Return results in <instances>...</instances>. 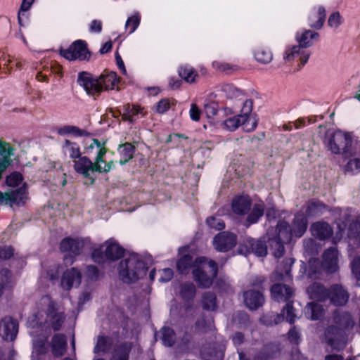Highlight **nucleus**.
Here are the masks:
<instances>
[{
  "label": "nucleus",
  "instance_id": "nucleus-1",
  "mask_svg": "<svg viewBox=\"0 0 360 360\" xmlns=\"http://www.w3.org/2000/svg\"><path fill=\"white\" fill-rule=\"evenodd\" d=\"M355 321L350 314L346 311H336L333 324L326 328L324 332L326 342L337 351L342 350L347 344L346 331L353 328Z\"/></svg>",
  "mask_w": 360,
  "mask_h": 360
},
{
  "label": "nucleus",
  "instance_id": "nucleus-2",
  "mask_svg": "<svg viewBox=\"0 0 360 360\" xmlns=\"http://www.w3.org/2000/svg\"><path fill=\"white\" fill-rule=\"evenodd\" d=\"M119 79L115 72L102 74L94 77L88 72H81L78 74L77 83L83 87L87 95L96 98L104 90L113 89L118 84Z\"/></svg>",
  "mask_w": 360,
  "mask_h": 360
},
{
  "label": "nucleus",
  "instance_id": "nucleus-3",
  "mask_svg": "<svg viewBox=\"0 0 360 360\" xmlns=\"http://www.w3.org/2000/svg\"><path fill=\"white\" fill-rule=\"evenodd\" d=\"M147 267L141 255L131 253L122 260L118 267L120 278L130 283L146 275Z\"/></svg>",
  "mask_w": 360,
  "mask_h": 360
},
{
  "label": "nucleus",
  "instance_id": "nucleus-4",
  "mask_svg": "<svg viewBox=\"0 0 360 360\" xmlns=\"http://www.w3.org/2000/svg\"><path fill=\"white\" fill-rule=\"evenodd\" d=\"M326 144L331 153L345 157L360 147V142L357 141L352 133L340 130L335 131Z\"/></svg>",
  "mask_w": 360,
  "mask_h": 360
},
{
  "label": "nucleus",
  "instance_id": "nucleus-5",
  "mask_svg": "<svg viewBox=\"0 0 360 360\" xmlns=\"http://www.w3.org/2000/svg\"><path fill=\"white\" fill-rule=\"evenodd\" d=\"M252 101H245L239 115L224 120L225 128L230 131H234L242 126L246 131H253L257 126L258 120L255 115L252 113Z\"/></svg>",
  "mask_w": 360,
  "mask_h": 360
},
{
  "label": "nucleus",
  "instance_id": "nucleus-6",
  "mask_svg": "<svg viewBox=\"0 0 360 360\" xmlns=\"http://www.w3.org/2000/svg\"><path fill=\"white\" fill-rule=\"evenodd\" d=\"M193 274L195 282L202 288H209L213 278L217 275V265L213 260H208L205 257H198L193 263Z\"/></svg>",
  "mask_w": 360,
  "mask_h": 360
},
{
  "label": "nucleus",
  "instance_id": "nucleus-7",
  "mask_svg": "<svg viewBox=\"0 0 360 360\" xmlns=\"http://www.w3.org/2000/svg\"><path fill=\"white\" fill-rule=\"evenodd\" d=\"M124 250L114 239H109L99 248H96L92 252L93 259L98 263L103 261L105 257L110 260L120 259L124 255Z\"/></svg>",
  "mask_w": 360,
  "mask_h": 360
},
{
  "label": "nucleus",
  "instance_id": "nucleus-8",
  "mask_svg": "<svg viewBox=\"0 0 360 360\" xmlns=\"http://www.w3.org/2000/svg\"><path fill=\"white\" fill-rule=\"evenodd\" d=\"M84 248V241L79 238H66L60 243V250L65 252L64 262L66 265H71L74 262V257L79 255Z\"/></svg>",
  "mask_w": 360,
  "mask_h": 360
},
{
  "label": "nucleus",
  "instance_id": "nucleus-9",
  "mask_svg": "<svg viewBox=\"0 0 360 360\" xmlns=\"http://www.w3.org/2000/svg\"><path fill=\"white\" fill-rule=\"evenodd\" d=\"M41 304L47 305L46 322L54 330H58L65 321V315L62 311H58L56 308V304L49 296H44L41 300Z\"/></svg>",
  "mask_w": 360,
  "mask_h": 360
},
{
  "label": "nucleus",
  "instance_id": "nucleus-10",
  "mask_svg": "<svg viewBox=\"0 0 360 360\" xmlns=\"http://www.w3.org/2000/svg\"><path fill=\"white\" fill-rule=\"evenodd\" d=\"M60 53L69 60H82L89 57L86 44L82 40L75 41L68 49L60 50Z\"/></svg>",
  "mask_w": 360,
  "mask_h": 360
},
{
  "label": "nucleus",
  "instance_id": "nucleus-11",
  "mask_svg": "<svg viewBox=\"0 0 360 360\" xmlns=\"http://www.w3.org/2000/svg\"><path fill=\"white\" fill-rule=\"evenodd\" d=\"M73 167L75 171L82 175L85 178L91 176V174L95 172H97L96 161L93 162L90 159L86 156H80L73 161Z\"/></svg>",
  "mask_w": 360,
  "mask_h": 360
},
{
  "label": "nucleus",
  "instance_id": "nucleus-12",
  "mask_svg": "<svg viewBox=\"0 0 360 360\" xmlns=\"http://www.w3.org/2000/svg\"><path fill=\"white\" fill-rule=\"evenodd\" d=\"M310 53L299 45L288 46L283 53V59L285 61L291 62L294 60L300 61L302 65L307 63Z\"/></svg>",
  "mask_w": 360,
  "mask_h": 360
},
{
  "label": "nucleus",
  "instance_id": "nucleus-13",
  "mask_svg": "<svg viewBox=\"0 0 360 360\" xmlns=\"http://www.w3.org/2000/svg\"><path fill=\"white\" fill-rule=\"evenodd\" d=\"M18 325L15 320L6 316L0 321V336L6 340L13 341L18 333Z\"/></svg>",
  "mask_w": 360,
  "mask_h": 360
},
{
  "label": "nucleus",
  "instance_id": "nucleus-14",
  "mask_svg": "<svg viewBox=\"0 0 360 360\" xmlns=\"http://www.w3.org/2000/svg\"><path fill=\"white\" fill-rule=\"evenodd\" d=\"M236 244V236L229 232H222L217 235L213 240L214 248L219 252H226Z\"/></svg>",
  "mask_w": 360,
  "mask_h": 360
},
{
  "label": "nucleus",
  "instance_id": "nucleus-15",
  "mask_svg": "<svg viewBox=\"0 0 360 360\" xmlns=\"http://www.w3.org/2000/svg\"><path fill=\"white\" fill-rule=\"evenodd\" d=\"M82 279L80 271L76 268L66 270L61 278L60 286L65 290H70L74 287H77Z\"/></svg>",
  "mask_w": 360,
  "mask_h": 360
},
{
  "label": "nucleus",
  "instance_id": "nucleus-16",
  "mask_svg": "<svg viewBox=\"0 0 360 360\" xmlns=\"http://www.w3.org/2000/svg\"><path fill=\"white\" fill-rule=\"evenodd\" d=\"M222 91L227 99L233 101V108H242L245 101H252L247 98L244 94L231 84H225L222 86Z\"/></svg>",
  "mask_w": 360,
  "mask_h": 360
},
{
  "label": "nucleus",
  "instance_id": "nucleus-17",
  "mask_svg": "<svg viewBox=\"0 0 360 360\" xmlns=\"http://www.w3.org/2000/svg\"><path fill=\"white\" fill-rule=\"evenodd\" d=\"M322 267L328 274H333L338 269V252L331 248L326 250L323 255Z\"/></svg>",
  "mask_w": 360,
  "mask_h": 360
},
{
  "label": "nucleus",
  "instance_id": "nucleus-18",
  "mask_svg": "<svg viewBox=\"0 0 360 360\" xmlns=\"http://www.w3.org/2000/svg\"><path fill=\"white\" fill-rule=\"evenodd\" d=\"M347 163L343 167L345 174L356 175L360 173V147L349 153Z\"/></svg>",
  "mask_w": 360,
  "mask_h": 360
},
{
  "label": "nucleus",
  "instance_id": "nucleus-19",
  "mask_svg": "<svg viewBox=\"0 0 360 360\" xmlns=\"http://www.w3.org/2000/svg\"><path fill=\"white\" fill-rule=\"evenodd\" d=\"M334 305L341 306L347 303L348 292L340 285H333L328 290V297Z\"/></svg>",
  "mask_w": 360,
  "mask_h": 360
},
{
  "label": "nucleus",
  "instance_id": "nucleus-20",
  "mask_svg": "<svg viewBox=\"0 0 360 360\" xmlns=\"http://www.w3.org/2000/svg\"><path fill=\"white\" fill-rule=\"evenodd\" d=\"M244 300L246 306L251 310H255L261 307L264 299L259 289H252L244 292Z\"/></svg>",
  "mask_w": 360,
  "mask_h": 360
},
{
  "label": "nucleus",
  "instance_id": "nucleus-21",
  "mask_svg": "<svg viewBox=\"0 0 360 360\" xmlns=\"http://www.w3.org/2000/svg\"><path fill=\"white\" fill-rule=\"evenodd\" d=\"M4 194L5 197H4L3 199V204H9L11 207H13V205H24L27 199L25 189L24 188L11 192H6Z\"/></svg>",
  "mask_w": 360,
  "mask_h": 360
},
{
  "label": "nucleus",
  "instance_id": "nucleus-22",
  "mask_svg": "<svg viewBox=\"0 0 360 360\" xmlns=\"http://www.w3.org/2000/svg\"><path fill=\"white\" fill-rule=\"evenodd\" d=\"M14 155L13 148L8 143L0 141V174L11 165Z\"/></svg>",
  "mask_w": 360,
  "mask_h": 360
},
{
  "label": "nucleus",
  "instance_id": "nucleus-23",
  "mask_svg": "<svg viewBox=\"0 0 360 360\" xmlns=\"http://www.w3.org/2000/svg\"><path fill=\"white\" fill-rule=\"evenodd\" d=\"M326 9L322 6L313 8L309 16V26L314 29L320 30L326 20Z\"/></svg>",
  "mask_w": 360,
  "mask_h": 360
},
{
  "label": "nucleus",
  "instance_id": "nucleus-24",
  "mask_svg": "<svg viewBox=\"0 0 360 360\" xmlns=\"http://www.w3.org/2000/svg\"><path fill=\"white\" fill-rule=\"evenodd\" d=\"M271 295L277 302H284L293 296V290L286 284H275L271 287Z\"/></svg>",
  "mask_w": 360,
  "mask_h": 360
},
{
  "label": "nucleus",
  "instance_id": "nucleus-25",
  "mask_svg": "<svg viewBox=\"0 0 360 360\" xmlns=\"http://www.w3.org/2000/svg\"><path fill=\"white\" fill-rule=\"evenodd\" d=\"M311 232L314 237L324 240L332 235L333 229L328 223L319 221L311 225Z\"/></svg>",
  "mask_w": 360,
  "mask_h": 360
},
{
  "label": "nucleus",
  "instance_id": "nucleus-26",
  "mask_svg": "<svg viewBox=\"0 0 360 360\" xmlns=\"http://www.w3.org/2000/svg\"><path fill=\"white\" fill-rule=\"evenodd\" d=\"M251 200L248 196H239L232 201V210L238 215H244L250 210Z\"/></svg>",
  "mask_w": 360,
  "mask_h": 360
},
{
  "label": "nucleus",
  "instance_id": "nucleus-27",
  "mask_svg": "<svg viewBox=\"0 0 360 360\" xmlns=\"http://www.w3.org/2000/svg\"><path fill=\"white\" fill-rule=\"evenodd\" d=\"M319 36L318 33L311 30H302L296 33L295 40L298 43V45L304 48V49L312 45V40L317 38Z\"/></svg>",
  "mask_w": 360,
  "mask_h": 360
},
{
  "label": "nucleus",
  "instance_id": "nucleus-28",
  "mask_svg": "<svg viewBox=\"0 0 360 360\" xmlns=\"http://www.w3.org/2000/svg\"><path fill=\"white\" fill-rule=\"evenodd\" d=\"M63 154L70 158L72 162L82 156L81 148L79 146L69 140H65L62 146Z\"/></svg>",
  "mask_w": 360,
  "mask_h": 360
},
{
  "label": "nucleus",
  "instance_id": "nucleus-29",
  "mask_svg": "<svg viewBox=\"0 0 360 360\" xmlns=\"http://www.w3.org/2000/svg\"><path fill=\"white\" fill-rule=\"evenodd\" d=\"M130 350L128 343L117 345L112 348L110 360H128Z\"/></svg>",
  "mask_w": 360,
  "mask_h": 360
},
{
  "label": "nucleus",
  "instance_id": "nucleus-30",
  "mask_svg": "<svg viewBox=\"0 0 360 360\" xmlns=\"http://www.w3.org/2000/svg\"><path fill=\"white\" fill-rule=\"evenodd\" d=\"M307 227V219L302 214L295 215L291 229L296 237H301L306 231Z\"/></svg>",
  "mask_w": 360,
  "mask_h": 360
},
{
  "label": "nucleus",
  "instance_id": "nucleus-31",
  "mask_svg": "<svg viewBox=\"0 0 360 360\" xmlns=\"http://www.w3.org/2000/svg\"><path fill=\"white\" fill-rule=\"evenodd\" d=\"M276 231L277 236L274 239L282 243L290 241L292 236H294L291 227H290L285 221H281L278 223Z\"/></svg>",
  "mask_w": 360,
  "mask_h": 360
},
{
  "label": "nucleus",
  "instance_id": "nucleus-32",
  "mask_svg": "<svg viewBox=\"0 0 360 360\" xmlns=\"http://www.w3.org/2000/svg\"><path fill=\"white\" fill-rule=\"evenodd\" d=\"M67 347L66 340L64 335L60 334L55 335L51 341L52 353L56 356H62Z\"/></svg>",
  "mask_w": 360,
  "mask_h": 360
},
{
  "label": "nucleus",
  "instance_id": "nucleus-33",
  "mask_svg": "<svg viewBox=\"0 0 360 360\" xmlns=\"http://www.w3.org/2000/svg\"><path fill=\"white\" fill-rule=\"evenodd\" d=\"M307 292L311 299L325 300L328 295V290L321 284L314 283L307 288Z\"/></svg>",
  "mask_w": 360,
  "mask_h": 360
},
{
  "label": "nucleus",
  "instance_id": "nucleus-34",
  "mask_svg": "<svg viewBox=\"0 0 360 360\" xmlns=\"http://www.w3.org/2000/svg\"><path fill=\"white\" fill-rule=\"evenodd\" d=\"M86 150L88 154L96 155L95 160L99 162L101 158L106 153V149L103 143H101L98 139H94L91 143L86 147Z\"/></svg>",
  "mask_w": 360,
  "mask_h": 360
},
{
  "label": "nucleus",
  "instance_id": "nucleus-35",
  "mask_svg": "<svg viewBox=\"0 0 360 360\" xmlns=\"http://www.w3.org/2000/svg\"><path fill=\"white\" fill-rule=\"evenodd\" d=\"M41 326L37 327L36 329L33 328L32 330L30 331V335L33 337L34 349L38 354L45 352L44 345L47 340L46 336L41 335H38L37 334Z\"/></svg>",
  "mask_w": 360,
  "mask_h": 360
},
{
  "label": "nucleus",
  "instance_id": "nucleus-36",
  "mask_svg": "<svg viewBox=\"0 0 360 360\" xmlns=\"http://www.w3.org/2000/svg\"><path fill=\"white\" fill-rule=\"evenodd\" d=\"M324 313L323 307L315 302L309 303L304 309L305 316L311 320L319 319Z\"/></svg>",
  "mask_w": 360,
  "mask_h": 360
},
{
  "label": "nucleus",
  "instance_id": "nucleus-37",
  "mask_svg": "<svg viewBox=\"0 0 360 360\" xmlns=\"http://www.w3.org/2000/svg\"><path fill=\"white\" fill-rule=\"evenodd\" d=\"M245 245L249 252H252L257 256L263 257L267 253L266 246L263 241L250 239Z\"/></svg>",
  "mask_w": 360,
  "mask_h": 360
},
{
  "label": "nucleus",
  "instance_id": "nucleus-38",
  "mask_svg": "<svg viewBox=\"0 0 360 360\" xmlns=\"http://www.w3.org/2000/svg\"><path fill=\"white\" fill-rule=\"evenodd\" d=\"M134 150V146L129 143L120 145L118 148V152L120 155V164L122 165L129 162L133 158Z\"/></svg>",
  "mask_w": 360,
  "mask_h": 360
},
{
  "label": "nucleus",
  "instance_id": "nucleus-39",
  "mask_svg": "<svg viewBox=\"0 0 360 360\" xmlns=\"http://www.w3.org/2000/svg\"><path fill=\"white\" fill-rule=\"evenodd\" d=\"M176 294L184 301H189L195 297V287L192 283H183L176 290Z\"/></svg>",
  "mask_w": 360,
  "mask_h": 360
},
{
  "label": "nucleus",
  "instance_id": "nucleus-40",
  "mask_svg": "<svg viewBox=\"0 0 360 360\" xmlns=\"http://www.w3.org/2000/svg\"><path fill=\"white\" fill-rule=\"evenodd\" d=\"M296 316L297 315L295 312V309L293 308L292 304L288 302L283 308L282 314L276 315L274 323L277 324L285 319L287 321L292 323L295 321Z\"/></svg>",
  "mask_w": 360,
  "mask_h": 360
},
{
  "label": "nucleus",
  "instance_id": "nucleus-41",
  "mask_svg": "<svg viewBox=\"0 0 360 360\" xmlns=\"http://www.w3.org/2000/svg\"><path fill=\"white\" fill-rule=\"evenodd\" d=\"M254 58L259 63L268 64L273 60V53L265 47H259L254 51Z\"/></svg>",
  "mask_w": 360,
  "mask_h": 360
},
{
  "label": "nucleus",
  "instance_id": "nucleus-42",
  "mask_svg": "<svg viewBox=\"0 0 360 360\" xmlns=\"http://www.w3.org/2000/svg\"><path fill=\"white\" fill-rule=\"evenodd\" d=\"M13 283L12 274L7 269L0 271V297L4 292L11 288Z\"/></svg>",
  "mask_w": 360,
  "mask_h": 360
},
{
  "label": "nucleus",
  "instance_id": "nucleus-43",
  "mask_svg": "<svg viewBox=\"0 0 360 360\" xmlns=\"http://www.w3.org/2000/svg\"><path fill=\"white\" fill-rule=\"evenodd\" d=\"M111 347L112 340L110 338L99 336L94 350L96 354H104L108 352Z\"/></svg>",
  "mask_w": 360,
  "mask_h": 360
},
{
  "label": "nucleus",
  "instance_id": "nucleus-44",
  "mask_svg": "<svg viewBox=\"0 0 360 360\" xmlns=\"http://www.w3.org/2000/svg\"><path fill=\"white\" fill-rule=\"evenodd\" d=\"M179 75L186 82L188 83L195 82L198 73L191 66L188 65H182L179 69Z\"/></svg>",
  "mask_w": 360,
  "mask_h": 360
},
{
  "label": "nucleus",
  "instance_id": "nucleus-45",
  "mask_svg": "<svg viewBox=\"0 0 360 360\" xmlns=\"http://www.w3.org/2000/svg\"><path fill=\"white\" fill-rule=\"evenodd\" d=\"M139 114L143 115V108L136 105L130 107L129 105H127L124 108L122 119L133 122L135 120V117Z\"/></svg>",
  "mask_w": 360,
  "mask_h": 360
},
{
  "label": "nucleus",
  "instance_id": "nucleus-46",
  "mask_svg": "<svg viewBox=\"0 0 360 360\" xmlns=\"http://www.w3.org/2000/svg\"><path fill=\"white\" fill-rule=\"evenodd\" d=\"M292 264L293 261L291 259H287L284 264V273L277 271L276 274V280L283 281L285 283L290 282L292 281L290 267Z\"/></svg>",
  "mask_w": 360,
  "mask_h": 360
},
{
  "label": "nucleus",
  "instance_id": "nucleus-47",
  "mask_svg": "<svg viewBox=\"0 0 360 360\" xmlns=\"http://www.w3.org/2000/svg\"><path fill=\"white\" fill-rule=\"evenodd\" d=\"M160 334L162 344L165 346L171 347L174 344L175 334L172 329L168 327H164L162 328Z\"/></svg>",
  "mask_w": 360,
  "mask_h": 360
},
{
  "label": "nucleus",
  "instance_id": "nucleus-48",
  "mask_svg": "<svg viewBox=\"0 0 360 360\" xmlns=\"http://www.w3.org/2000/svg\"><path fill=\"white\" fill-rule=\"evenodd\" d=\"M192 264V257L188 255H185L178 260L176 263L177 270L181 274H187Z\"/></svg>",
  "mask_w": 360,
  "mask_h": 360
},
{
  "label": "nucleus",
  "instance_id": "nucleus-49",
  "mask_svg": "<svg viewBox=\"0 0 360 360\" xmlns=\"http://www.w3.org/2000/svg\"><path fill=\"white\" fill-rule=\"evenodd\" d=\"M264 214V205L262 203L255 204L250 214L248 217L249 224L256 223Z\"/></svg>",
  "mask_w": 360,
  "mask_h": 360
},
{
  "label": "nucleus",
  "instance_id": "nucleus-50",
  "mask_svg": "<svg viewBox=\"0 0 360 360\" xmlns=\"http://www.w3.org/2000/svg\"><path fill=\"white\" fill-rule=\"evenodd\" d=\"M344 20L340 12L335 11L330 14L328 25L333 30H338L343 23Z\"/></svg>",
  "mask_w": 360,
  "mask_h": 360
},
{
  "label": "nucleus",
  "instance_id": "nucleus-51",
  "mask_svg": "<svg viewBox=\"0 0 360 360\" xmlns=\"http://www.w3.org/2000/svg\"><path fill=\"white\" fill-rule=\"evenodd\" d=\"M58 134L64 136L68 134H72L77 136H82L86 134V131L82 129H79L77 127L75 126H63L58 129Z\"/></svg>",
  "mask_w": 360,
  "mask_h": 360
},
{
  "label": "nucleus",
  "instance_id": "nucleus-52",
  "mask_svg": "<svg viewBox=\"0 0 360 360\" xmlns=\"http://www.w3.org/2000/svg\"><path fill=\"white\" fill-rule=\"evenodd\" d=\"M202 302L205 309L213 311L217 307L216 297L213 293H205Z\"/></svg>",
  "mask_w": 360,
  "mask_h": 360
},
{
  "label": "nucleus",
  "instance_id": "nucleus-53",
  "mask_svg": "<svg viewBox=\"0 0 360 360\" xmlns=\"http://www.w3.org/2000/svg\"><path fill=\"white\" fill-rule=\"evenodd\" d=\"M140 20H141V16L138 13H136V14L129 17L127 19V20L125 23V28L127 30L129 29L130 34L133 33L136 30V28L139 27V25L140 24Z\"/></svg>",
  "mask_w": 360,
  "mask_h": 360
},
{
  "label": "nucleus",
  "instance_id": "nucleus-54",
  "mask_svg": "<svg viewBox=\"0 0 360 360\" xmlns=\"http://www.w3.org/2000/svg\"><path fill=\"white\" fill-rule=\"evenodd\" d=\"M283 243L281 241L271 239L270 240V245L271 246V248L273 250V254L275 256V257H281L283 252H284V246Z\"/></svg>",
  "mask_w": 360,
  "mask_h": 360
},
{
  "label": "nucleus",
  "instance_id": "nucleus-55",
  "mask_svg": "<svg viewBox=\"0 0 360 360\" xmlns=\"http://www.w3.org/2000/svg\"><path fill=\"white\" fill-rule=\"evenodd\" d=\"M22 181V176L18 172H13L6 177V184L8 186H18Z\"/></svg>",
  "mask_w": 360,
  "mask_h": 360
},
{
  "label": "nucleus",
  "instance_id": "nucleus-56",
  "mask_svg": "<svg viewBox=\"0 0 360 360\" xmlns=\"http://www.w3.org/2000/svg\"><path fill=\"white\" fill-rule=\"evenodd\" d=\"M218 110V105L215 102L211 101L205 104L204 113L207 117L210 119L216 115Z\"/></svg>",
  "mask_w": 360,
  "mask_h": 360
},
{
  "label": "nucleus",
  "instance_id": "nucleus-57",
  "mask_svg": "<svg viewBox=\"0 0 360 360\" xmlns=\"http://www.w3.org/2000/svg\"><path fill=\"white\" fill-rule=\"evenodd\" d=\"M207 224L210 228L217 230H221L224 228V221L221 219L215 217H211L207 218Z\"/></svg>",
  "mask_w": 360,
  "mask_h": 360
},
{
  "label": "nucleus",
  "instance_id": "nucleus-58",
  "mask_svg": "<svg viewBox=\"0 0 360 360\" xmlns=\"http://www.w3.org/2000/svg\"><path fill=\"white\" fill-rule=\"evenodd\" d=\"M348 234L349 237L352 238L358 237L360 235V217L350 224Z\"/></svg>",
  "mask_w": 360,
  "mask_h": 360
},
{
  "label": "nucleus",
  "instance_id": "nucleus-59",
  "mask_svg": "<svg viewBox=\"0 0 360 360\" xmlns=\"http://www.w3.org/2000/svg\"><path fill=\"white\" fill-rule=\"evenodd\" d=\"M159 281L162 283H166L169 281L174 276V273L172 269L169 268H165L161 270H159Z\"/></svg>",
  "mask_w": 360,
  "mask_h": 360
},
{
  "label": "nucleus",
  "instance_id": "nucleus-60",
  "mask_svg": "<svg viewBox=\"0 0 360 360\" xmlns=\"http://www.w3.org/2000/svg\"><path fill=\"white\" fill-rule=\"evenodd\" d=\"M170 108V101L164 98L160 100L155 105V110L158 113L162 114Z\"/></svg>",
  "mask_w": 360,
  "mask_h": 360
},
{
  "label": "nucleus",
  "instance_id": "nucleus-61",
  "mask_svg": "<svg viewBox=\"0 0 360 360\" xmlns=\"http://www.w3.org/2000/svg\"><path fill=\"white\" fill-rule=\"evenodd\" d=\"M324 208L325 205L323 203L319 202H312L309 205L307 211L310 214H315L322 212Z\"/></svg>",
  "mask_w": 360,
  "mask_h": 360
},
{
  "label": "nucleus",
  "instance_id": "nucleus-62",
  "mask_svg": "<svg viewBox=\"0 0 360 360\" xmlns=\"http://www.w3.org/2000/svg\"><path fill=\"white\" fill-rule=\"evenodd\" d=\"M34 1V0H22L21 6H20V9L18 13V21H19L20 24H21L22 15H24V13L25 11H28L30 8V7L33 4Z\"/></svg>",
  "mask_w": 360,
  "mask_h": 360
},
{
  "label": "nucleus",
  "instance_id": "nucleus-63",
  "mask_svg": "<svg viewBox=\"0 0 360 360\" xmlns=\"http://www.w3.org/2000/svg\"><path fill=\"white\" fill-rule=\"evenodd\" d=\"M104 162H104L103 158H101V160L99 162L96 161L97 172H99V173L108 172L112 169V167L114 165L113 161H110L107 164H105L104 166L103 167L101 165V164L104 163Z\"/></svg>",
  "mask_w": 360,
  "mask_h": 360
},
{
  "label": "nucleus",
  "instance_id": "nucleus-64",
  "mask_svg": "<svg viewBox=\"0 0 360 360\" xmlns=\"http://www.w3.org/2000/svg\"><path fill=\"white\" fill-rule=\"evenodd\" d=\"M352 271L357 280H360V256L355 257L352 262Z\"/></svg>",
  "mask_w": 360,
  "mask_h": 360
}]
</instances>
